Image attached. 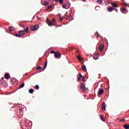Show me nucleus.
<instances>
[{"mask_svg":"<svg viewBox=\"0 0 129 129\" xmlns=\"http://www.w3.org/2000/svg\"><path fill=\"white\" fill-rule=\"evenodd\" d=\"M77 53H79V51L78 50L77 51Z\"/></svg>","mask_w":129,"mask_h":129,"instance_id":"42","label":"nucleus"},{"mask_svg":"<svg viewBox=\"0 0 129 129\" xmlns=\"http://www.w3.org/2000/svg\"><path fill=\"white\" fill-rule=\"evenodd\" d=\"M103 92H104V91L103 90V89H100L98 91V96H99V95H102V93H103Z\"/></svg>","mask_w":129,"mask_h":129,"instance_id":"7","label":"nucleus"},{"mask_svg":"<svg viewBox=\"0 0 129 129\" xmlns=\"http://www.w3.org/2000/svg\"><path fill=\"white\" fill-rule=\"evenodd\" d=\"M82 81H83V82H85V77L84 76L82 78Z\"/></svg>","mask_w":129,"mask_h":129,"instance_id":"26","label":"nucleus"},{"mask_svg":"<svg viewBox=\"0 0 129 129\" xmlns=\"http://www.w3.org/2000/svg\"><path fill=\"white\" fill-rule=\"evenodd\" d=\"M96 34L97 35V38H98V37H100V35L98 34V32H97Z\"/></svg>","mask_w":129,"mask_h":129,"instance_id":"29","label":"nucleus"},{"mask_svg":"<svg viewBox=\"0 0 129 129\" xmlns=\"http://www.w3.org/2000/svg\"><path fill=\"white\" fill-rule=\"evenodd\" d=\"M81 88L82 89V91L83 92H85V91H86L87 89H86V87H85V86L84 85V84L82 83L81 85Z\"/></svg>","mask_w":129,"mask_h":129,"instance_id":"5","label":"nucleus"},{"mask_svg":"<svg viewBox=\"0 0 129 129\" xmlns=\"http://www.w3.org/2000/svg\"><path fill=\"white\" fill-rule=\"evenodd\" d=\"M79 76H80V78H82L84 76H83L82 75H81V74H79Z\"/></svg>","mask_w":129,"mask_h":129,"instance_id":"32","label":"nucleus"},{"mask_svg":"<svg viewBox=\"0 0 129 129\" xmlns=\"http://www.w3.org/2000/svg\"><path fill=\"white\" fill-rule=\"evenodd\" d=\"M54 57L56 59H60L61 58V54H60V52L57 51L54 54Z\"/></svg>","mask_w":129,"mask_h":129,"instance_id":"4","label":"nucleus"},{"mask_svg":"<svg viewBox=\"0 0 129 129\" xmlns=\"http://www.w3.org/2000/svg\"><path fill=\"white\" fill-rule=\"evenodd\" d=\"M60 21H62V20H63V18L60 17Z\"/></svg>","mask_w":129,"mask_h":129,"instance_id":"40","label":"nucleus"},{"mask_svg":"<svg viewBox=\"0 0 129 129\" xmlns=\"http://www.w3.org/2000/svg\"><path fill=\"white\" fill-rule=\"evenodd\" d=\"M73 49H74V47H72V48H71L70 50H71L72 51Z\"/></svg>","mask_w":129,"mask_h":129,"instance_id":"41","label":"nucleus"},{"mask_svg":"<svg viewBox=\"0 0 129 129\" xmlns=\"http://www.w3.org/2000/svg\"><path fill=\"white\" fill-rule=\"evenodd\" d=\"M111 5H112V7H113L114 8H118L117 4H116L115 3H112Z\"/></svg>","mask_w":129,"mask_h":129,"instance_id":"16","label":"nucleus"},{"mask_svg":"<svg viewBox=\"0 0 129 129\" xmlns=\"http://www.w3.org/2000/svg\"><path fill=\"white\" fill-rule=\"evenodd\" d=\"M37 19H38V20H41L42 18L37 17Z\"/></svg>","mask_w":129,"mask_h":129,"instance_id":"37","label":"nucleus"},{"mask_svg":"<svg viewBox=\"0 0 129 129\" xmlns=\"http://www.w3.org/2000/svg\"><path fill=\"white\" fill-rule=\"evenodd\" d=\"M2 79H4V78H2Z\"/></svg>","mask_w":129,"mask_h":129,"instance_id":"44","label":"nucleus"},{"mask_svg":"<svg viewBox=\"0 0 129 129\" xmlns=\"http://www.w3.org/2000/svg\"><path fill=\"white\" fill-rule=\"evenodd\" d=\"M115 53H116V51H113V54L114 55H115Z\"/></svg>","mask_w":129,"mask_h":129,"instance_id":"38","label":"nucleus"},{"mask_svg":"<svg viewBox=\"0 0 129 129\" xmlns=\"http://www.w3.org/2000/svg\"><path fill=\"white\" fill-rule=\"evenodd\" d=\"M64 0H58V1H59V4H63V2Z\"/></svg>","mask_w":129,"mask_h":129,"instance_id":"30","label":"nucleus"},{"mask_svg":"<svg viewBox=\"0 0 129 129\" xmlns=\"http://www.w3.org/2000/svg\"><path fill=\"white\" fill-rule=\"evenodd\" d=\"M9 31L10 32H12L13 31H15V27H14L13 26L9 27Z\"/></svg>","mask_w":129,"mask_h":129,"instance_id":"12","label":"nucleus"},{"mask_svg":"<svg viewBox=\"0 0 129 129\" xmlns=\"http://www.w3.org/2000/svg\"><path fill=\"white\" fill-rule=\"evenodd\" d=\"M123 6H125V7H127V4L126 3H123Z\"/></svg>","mask_w":129,"mask_h":129,"instance_id":"33","label":"nucleus"},{"mask_svg":"<svg viewBox=\"0 0 129 129\" xmlns=\"http://www.w3.org/2000/svg\"><path fill=\"white\" fill-rule=\"evenodd\" d=\"M47 64H48V62L45 61L44 63V67L43 69L42 70V71H44V70H45L46 69Z\"/></svg>","mask_w":129,"mask_h":129,"instance_id":"14","label":"nucleus"},{"mask_svg":"<svg viewBox=\"0 0 129 129\" xmlns=\"http://www.w3.org/2000/svg\"><path fill=\"white\" fill-rule=\"evenodd\" d=\"M101 116V119L102 120V121H105V119H104V117L103 116V115H100Z\"/></svg>","mask_w":129,"mask_h":129,"instance_id":"20","label":"nucleus"},{"mask_svg":"<svg viewBox=\"0 0 129 129\" xmlns=\"http://www.w3.org/2000/svg\"><path fill=\"white\" fill-rule=\"evenodd\" d=\"M81 80V78H78V82H79V81H80Z\"/></svg>","mask_w":129,"mask_h":129,"instance_id":"35","label":"nucleus"},{"mask_svg":"<svg viewBox=\"0 0 129 129\" xmlns=\"http://www.w3.org/2000/svg\"><path fill=\"white\" fill-rule=\"evenodd\" d=\"M51 8H52V5H49L48 7L46 8V10H48V9L49 10L51 9Z\"/></svg>","mask_w":129,"mask_h":129,"instance_id":"24","label":"nucleus"},{"mask_svg":"<svg viewBox=\"0 0 129 129\" xmlns=\"http://www.w3.org/2000/svg\"><path fill=\"white\" fill-rule=\"evenodd\" d=\"M77 58H78V60H79V61H82V59L81 58V57H80V56H78Z\"/></svg>","mask_w":129,"mask_h":129,"instance_id":"22","label":"nucleus"},{"mask_svg":"<svg viewBox=\"0 0 129 129\" xmlns=\"http://www.w3.org/2000/svg\"><path fill=\"white\" fill-rule=\"evenodd\" d=\"M82 69L85 72L87 71L86 67L85 66H84V65L82 67Z\"/></svg>","mask_w":129,"mask_h":129,"instance_id":"19","label":"nucleus"},{"mask_svg":"<svg viewBox=\"0 0 129 129\" xmlns=\"http://www.w3.org/2000/svg\"><path fill=\"white\" fill-rule=\"evenodd\" d=\"M120 121H125V119H120Z\"/></svg>","mask_w":129,"mask_h":129,"instance_id":"36","label":"nucleus"},{"mask_svg":"<svg viewBox=\"0 0 129 129\" xmlns=\"http://www.w3.org/2000/svg\"><path fill=\"white\" fill-rule=\"evenodd\" d=\"M25 36V31L20 30L18 31V34H16L15 36L18 37V38H21V37H23Z\"/></svg>","mask_w":129,"mask_h":129,"instance_id":"2","label":"nucleus"},{"mask_svg":"<svg viewBox=\"0 0 129 129\" xmlns=\"http://www.w3.org/2000/svg\"><path fill=\"white\" fill-rule=\"evenodd\" d=\"M5 77L6 79L9 80L10 78H11V75L9 73L5 74Z\"/></svg>","mask_w":129,"mask_h":129,"instance_id":"8","label":"nucleus"},{"mask_svg":"<svg viewBox=\"0 0 129 129\" xmlns=\"http://www.w3.org/2000/svg\"><path fill=\"white\" fill-rule=\"evenodd\" d=\"M39 88H40V87L38 85H35V89H36L37 90H38Z\"/></svg>","mask_w":129,"mask_h":129,"instance_id":"23","label":"nucleus"},{"mask_svg":"<svg viewBox=\"0 0 129 129\" xmlns=\"http://www.w3.org/2000/svg\"><path fill=\"white\" fill-rule=\"evenodd\" d=\"M102 0H98L97 1V3H98L99 4H102Z\"/></svg>","mask_w":129,"mask_h":129,"instance_id":"28","label":"nucleus"},{"mask_svg":"<svg viewBox=\"0 0 129 129\" xmlns=\"http://www.w3.org/2000/svg\"><path fill=\"white\" fill-rule=\"evenodd\" d=\"M24 32L26 33H29V27H27L26 29H24Z\"/></svg>","mask_w":129,"mask_h":129,"instance_id":"21","label":"nucleus"},{"mask_svg":"<svg viewBox=\"0 0 129 129\" xmlns=\"http://www.w3.org/2000/svg\"><path fill=\"white\" fill-rule=\"evenodd\" d=\"M56 52H55V51H54V50H52L51 52H50V53H51V54H56Z\"/></svg>","mask_w":129,"mask_h":129,"instance_id":"27","label":"nucleus"},{"mask_svg":"<svg viewBox=\"0 0 129 129\" xmlns=\"http://www.w3.org/2000/svg\"><path fill=\"white\" fill-rule=\"evenodd\" d=\"M66 15H67V12L66 13Z\"/></svg>","mask_w":129,"mask_h":129,"instance_id":"43","label":"nucleus"},{"mask_svg":"<svg viewBox=\"0 0 129 129\" xmlns=\"http://www.w3.org/2000/svg\"><path fill=\"white\" fill-rule=\"evenodd\" d=\"M67 5L66 4H63L62 5V7L63 8V9H66V10H68V9H69V8H67Z\"/></svg>","mask_w":129,"mask_h":129,"instance_id":"13","label":"nucleus"},{"mask_svg":"<svg viewBox=\"0 0 129 129\" xmlns=\"http://www.w3.org/2000/svg\"><path fill=\"white\" fill-rule=\"evenodd\" d=\"M25 86V83H22L20 86L18 87V89H21V88H23Z\"/></svg>","mask_w":129,"mask_h":129,"instance_id":"15","label":"nucleus"},{"mask_svg":"<svg viewBox=\"0 0 129 129\" xmlns=\"http://www.w3.org/2000/svg\"><path fill=\"white\" fill-rule=\"evenodd\" d=\"M98 55H99V54H98V53H96V54L93 55V57L95 60H97V59H98Z\"/></svg>","mask_w":129,"mask_h":129,"instance_id":"10","label":"nucleus"},{"mask_svg":"<svg viewBox=\"0 0 129 129\" xmlns=\"http://www.w3.org/2000/svg\"><path fill=\"white\" fill-rule=\"evenodd\" d=\"M39 69H42V67H38L36 68V70H39Z\"/></svg>","mask_w":129,"mask_h":129,"instance_id":"31","label":"nucleus"},{"mask_svg":"<svg viewBox=\"0 0 129 129\" xmlns=\"http://www.w3.org/2000/svg\"><path fill=\"white\" fill-rule=\"evenodd\" d=\"M46 23L49 27H52V26H55V25H56V20L55 19H52L51 21H50V20L47 19Z\"/></svg>","mask_w":129,"mask_h":129,"instance_id":"1","label":"nucleus"},{"mask_svg":"<svg viewBox=\"0 0 129 129\" xmlns=\"http://www.w3.org/2000/svg\"><path fill=\"white\" fill-rule=\"evenodd\" d=\"M29 93H30L31 94H33V93H34V89H30L29 90Z\"/></svg>","mask_w":129,"mask_h":129,"instance_id":"18","label":"nucleus"},{"mask_svg":"<svg viewBox=\"0 0 129 129\" xmlns=\"http://www.w3.org/2000/svg\"><path fill=\"white\" fill-rule=\"evenodd\" d=\"M104 49V45H103V44H101L100 45H99V51H100V52H102Z\"/></svg>","mask_w":129,"mask_h":129,"instance_id":"6","label":"nucleus"},{"mask_svg":"<svg viewBox=\"0 0 129 129\" xmlns=\"http://www.w3.org/2000/svg\"><path fill=\"white\" fill-rule=\"evenodd\" d=\"M55 3H58V2H59V0H54Z\"/></svg>","mask_w":129,"mask_h":129,"instance_id":"39","label":"nucleus"},{"mask_svg":"<svg viewBox=\"0 0 129 129\" xmlns=\"http://www.w3.org/2000/svg\"><path fill=\"white\" fill-rule=\"evenodd\" d=\"M102 110H105L106 108H105V103L103 102L102 104Z\"/></svg>","mask_w":129,"mask_h":129,"instance_id":"11","label":"nucleus"},{"mask_svg":"<svg viewBox=\"0 0 129 129\" xmlns=\"http://www.w3.org/2000/svg\"><path fill=\"white\" fill-rule=\"evenodd\" d=\"M20 27H22V28H25V25H22V24H20Z\"/></svg>","mask_w":129,"mask_h":129,"instance_id":"34","label":"nucleus"},{"mask_svg":"<svg viewBox=\"0 0 129 129\" xmlns=\"http://www.w3.org/2000/svg\"><path fill=\"white\" fill-rule=\"evenodd\" d=\"M48 5H49V2H44V6H48Z\"/></svg>","mask_w":129,"mask_h":129,"instance_id":"25","label":"nucleus"},{"mask_svg":"<svg viewBox=\"0 0 129 129\" xmlns=\"http://www.w3.org/2000/svg\"><path fill=\"white\" fill-rule=\"evenodd\" d=\"M30 29H31V31H37V30H38V29H39V25H35L34 26H31Z\"/></svg>","mask_w":129,"mask_h":129,"instance_id":"3","label":"nucleus"},{"mask_svg":"<svg viewBox=\"0 0 129 129\" xmlns=\"http://www.w3.org/2000/svg\"><path fill=\"white\" fill-rule=\"evenodd\" d=\"M113 10H114V8H113V7H110L108 9V12H112V11H113Z\"/></svg>","mask_w":129,"mask_h":129,"instance_id":"17","label":"nucleus"},{"mask_svg":"<svg viewBox=\"0 0 129 129\" xmlns=\"http://www.w3.org/2000/svg\"><path fill=\"white\" fill-rule=\"evenodd\" d=\"M121 12L123 14H126V13H127V10H126L125 8H123L121 9Z\"/></svg>","mask_w":129,"mask_h":129,"instance_id":"9","label":"nucleus"}]
</instances>
